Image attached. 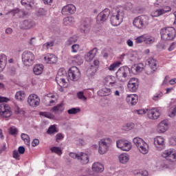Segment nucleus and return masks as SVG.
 Masks as SVG:
<instances>
[{
  "label": "nucleus",
  "mask_w": 176,
  "mask_h": 176,
  "mask_svg": "<svg viewBox=\"0 0 176 176\" xmlns=\"http://www.w3.org/2000/svg\"><path fill=\"white\" fill-rule=\"evenodd\" d=\"M124 19V8L122 6L117 7L110 11V23L113 27H118L123 23Z\"/></svg>",
  "instance_id": "obj_1"
},
{
  "label": "nucleus",
  "mask_w": 176,
  "mask_h": 176,
  "mask_svg": "<svg viewBox=\"0 0 176 176\" xmlns=\"http://www.w3.org/2000/svg\"><path fill=\"white\" fill-rule=\"evenodd\" d=\"M175 29L173 27L161 29L160 35L163 41H173L176 36Z\"/></svg>",
  "instance_id": "obj_2"
},
{
  "label": "nucleus",
  "mask_w": 176,
  "mask_h": 176,
  "mask_svg": "<svg viewBox=\"0 0 176 176\" xmlns=\"http://www.w3.org/2000/svg\"><path fill=\"white\" fill-rule=\"evenodd\" d=\"M133 24L136 28L144 30V28H146V26L149 24V16L146 15L137 16L133 20Z\"/></svg>",
  "instance_id": "obj_3"
},
{
  "label": "nucleus",
  "mask_w": 176,
  "mask_h": 176,
  "mask_svg": "<svg viewBox=\"0 0 176 176\" xmlns=\"http://www.w3.org/2000/svg\"><path fill=\"white\" fill-rule=\"evenodd\" d=\"M22 63L25 67H31L35 63V55L30 51H25L21 54Z\"/></svg>",
  "instance_id": "obj_4"
},
{
  "label": "nucleus",
  "mask_w": 176,
  "mask_h": 176,
  "mask_svg": "<svg viewBox=\"0 0 176 176\" xmlns=\"http://www.w3.org/2000/svg\"><path fill=\"white\" fill-rule=\"evenodd\" d=\"M129 74H130V68L127 66L121 67L116 72V78L119 82H127L129 80Z\"/></svg>",
  "instance_id": "obj_5"
},
{
  "label": "nucleus",
  "mask_w": 176,
  "mask_h": 176,
  "mask_svg": "<svg viewBox=\"0 0 176 176\" xmlns=\"http://www.w3.org/2000/svg\"><path fill=\"white\" fill-rule=\"evenodd\" d=\"M133 142L143 155H146L149 152V146L141 138L137 137L133 138Z\"/></svg>",
  "instance_id": "obj_6"
},
{
  "label": "nucleus",
  "mask_w": 176,
  "mask_h": 176,
  "mask_svg": "<svg viewBox=\"0 0 176 176\" xmlns=\"http://www.w3.org/2000/svg\"><path fill=\"white\" fill-rule=\"evenodd\" d=\"M112 140L110 138H104L98 142V153L100 155H105L111 146Z\"/></svg>",
  "instance_id": "obj_7"
},
{
  "label": "nucleus",
  "mask_w": 176,
  "mask_h": 176,
  "mask_svg": "<svg viewBox=\"0 0 176 176\" xmlns=\"http://www.w3.org/2000/svg\"><path fill=\"white\" fill-rule=\"evenodd\" d=\"M66 78L67 73L64 71V69H60L56 75V80L60 87H67V85H67Z\"/></svg>",
  "instance_id": "obj_8"
},
{
  "label": "nucleus",
  "mask_w": 176,
  "mask_h": 176,
  "mask_svg": "<svg viewBox=\"0 0 176 176\" xmlns=\"http://www.w3.org/2000/svg\"><path fill=\"white\" fill-rule=\"evenodd\" d=\"M111 14V10L105 8L100 12L96 16L97 24H104L107 20H108L109 15Z\"/></svg>",
  "instance_id": "obj_9"
},
{
  "label": "nucleus",
  "mask_w": 176,
  "mask_h": 176,
  "mask_svg": "<svg viewBox=\"0 0 176 176\" xmlns=\"http://www.w3.org/2000/svg\"><path fill=\"white\" fill-rule=\"evenodd\" d=\"M68 75L70 80L76 82V80H79V78H80V71L78 67L73 66L69 69Z\"/></svg>",
  "instance_id": "obj_10"
},
{
  "label": "nucleus",
  "mask_w": 176,
  "mask_h": 176,
  "mask_svg": "<svg viewBox=\"0 0 176 176\" xmlns=\"http://www.w3.org/2000/svg\"><path fill=\"white\" fill-rule=\"evenodd\" d=\"M162 157L170 163H175L176 162V152L171 149L164 151L162 153Z\"/></svg>",
  "instance_id": "obj_11"
},
{
  "label": "nucleus",
  "mask_w": 176,
  "mask_h": 176,
  "mask_svg": "<svg viewBox=\"0 0 176 176\" xmlns=\"http://www.w3.org/2000/svg\"><path fill=\"white\" fill-rule=\"evenodd\" d=\"M116 145L118 148L122 151H125L126 152H129L132 147L131 142L124 140H117Z\"/></svg>",
  "instance_id": "obj_12"
},
{
  "label": "nucleus",
  "mask_w": 176,
  "mask_h": 176,
  "mask_svg": "<svg viewBox=\"0 0 176 176\" xmlns=\"http://www.w3.org/2000/svg\"><path fill=\"white\" fill-rule=\"evenodd\" d=\"M61 12L65 16H71L76 12V7L74 4H67L62 8Z\"/></svg>",
  "instance_id": "obj_13"
},
{
  "label": "nucleus",
  "mask_w": 176,
  "mask_h": 176,
  "mask_svg": "<svg viewBox=\"0 0 176 176\" xmlns=\"http://www.w3.org/2000/svg\"><path fill=\"white\" fill-rule=\"evenodd\" d=\"M28 103L30 107L35 108L41 104V99L36 94L30 95L28 98Z\"/></svg>",
  "instance_id": "obj_14"
},
{
  "label": "nucleus",
  "mask_w": 176,
  "mask_h": 176,
  "mask_svg": "<svg viewBox=\"0 0 176 176\" xmlns=\"http://www.w3.org/2000/svg\"><path fill=\"white\" fill-rule=\"evenodd\" d=\"M0 115L3 118H10L12 115L10 107L6 104H1L0 105Z\"/></svg>",
  "instance_id": "obj_15"
},
{
  "label": "nucleus",
  "mask_w": 176,
  "mask_h": 176,
  "mask_svg": "<svg viewBox=\"0 0 176 176\" xmlns=\"http://www.w3.org/2000/svg\"><path fill=\"white\" fill-rule=\"evenodd\" d=\"M154 145L157 151H163L166 148V142L163 137L157 136L154 138Z\"/></svg>",
  "instance_id": "obj_16"
},
{
  "label": "nucleus",
  "mask_w": 176,
  "mask_h": 176,
  "mask_svg": "<svg viewBox=\"0 0 176 176\" xmlns=\"http://www.w3.org/2000/svg\"><path fill=\"white\" fill-rule=\"evenodd\" d=\"M148 119L156 120L160 116V110L157 108L146 109Z\"/></svg>",
  "instance_id": "obj_17"
},
{
  "label": "nucleus",
  "mask_w": 176,
  "mask_h": 176,
  "mask_svg": "<svg viewBox=\"0 0 176 176\" xmlns=\"http://www.w3.org/2000/svg\"><path fill=\"white\" fill-rule=\"evenodd\" d=\"M36 24L32 19H25L21 23V28L22 30H31L34 28Z\"/></svg>",
  "instance_id": "obj_18"
},
{
  "label": "nucleus",
  "mask_w": 176,
  "mask_h": 176,
  "mask_svg": "<svg viewBox=\"0 0 176 176\" xmlns=\"http://www.w3.org/2000/svg\"><path fill=\"white\" fill-rule=\"evenodd\" d=\"M104 83L106 86L109 87H115L116 86L118 81H116V78L113 76H107L104 79Z\"/></svg>",
  "instance_id": "obj_19"
},
{
  "label": "nucleus",
  "mask_w": 176,
  "mask_h": 176,
  "mask_svg": "<svg viewBox=\"0 0 176 176\" xmlns=\"http://www.w3.org/2000/svg\"><path fill=\"white\" fill-rule=\"evenodd\" d=\"M147 63L151 69V71H146V74H147V75H151V74H153V72H155V71H156L157 69V62L156 60H155L153 58H150L147 60Z\"/></svg>",
  "instance_id": "obj_20"
},
{
  "label": "nucleus",
  "mask_w": 176,
  "mask_h": 176,
  "mask_svg": "<svg viewBox=\"0 0 176 176\" xmlns=\"http://www.w3.org/2000/svg\"><path fill=\"white\" fill-rule=\"evenodd\" d=\"M128 89L130 91H136L138 89V79L135 78H131L128 82Z\"/></svg>",
  "instance_id": "obj_21"
},
{
  "label": "nucleus",
  "mask_w": 176,
  "mask_h": 176,
  "mask_svg": "<svg viewBox=\"0 0 176 176\" xmlns=\"http://www.w3.org/2000/svg\"><path fill=\"white\" fill-rule=\"evenodd\" d=\"M44 61L46 64H56L57 63V56L52 54H47L44 56Z\"/></svg>",
  "instance_id": "obj_22"
},
{
  "label": "nucleus",
  "mask_w": 176,
  "mask_h": 176,
  "mask_svg": "<svg viewBox=\"0 0 176 176\" xmlns=\"http://www.w3.org/2000/svg\"><path fill=\"white\" fill-rule=\"evenodd\" d=\"M171 10V8L170 6H167L164 8L163 9L157 10L151 13V16L153 17H159V16H162V14H164V13H167V12H170Z\"/></svg>",
  "instance_id": "obj_23"
},
{
  "label": "nucleus",
  "mask_w": 176,
  "mask_h": 176,
  "mask_svg": "<svg viewBox=\"0 0 176 176\" xmlns=\"http://www.w3.org/2000/svg\"><path fill=\"white\" fill-rule=\"evenodd\" d=\"M126 102L131 105H135L138 102V96L135 94L128 95L126 98Z\"/></svg>",
  "instance_id": "obj_24"
},
{
  "label": "nucleus",
  "mask_w": 176,
  "mask_h": 176,
  "mask_svg": "<svg viewBox=\"0 0 176 176\" xmlns=\"http://www.w3.org/2000/svg\"><path fill=\"white\" fill-rule=\"evenodd\" d=\"M64 104L60 103L52 107V111L55 115H61L64 112Z\"/></svg>",
  "instance_id": "obj_25"
},
{
  "label": "nucleus",
  "mask_w": 176,
  "mask_h": 176,
  "mask_svg": "<svg viewBox=\"0 0 176 176\" xmlns=\"http://www.w3.org/2000/svg\"><path fill=\"white\" fill-rule=\"evenodd\" d=\"M98 65H100V60H95L94 61V65H91V67L88 69V72L90 74L91 76H94V75H96Z\"/></svg>",
  "instance_id": "obj_26"
},
{
  "label": "nucleus",
  "mask_w": 176,
  "mask_h": 176,
  "mask_svg": "<svg viewBox=\"0 0 176 176\" xmlns=\"http://www.w3.org/2000/svg\"><path fill=\"white\" fill-rule=\"evenodd\" d=\"M111 94H112L111 88L104 87L98 91V95L100 96V97H105L107 96H111Z\"/></svg>",
  "instance_id": "obj_27"
},
{
  "label": "nucleus",
  "mask_w": 176,
  "mask_h": 176,
  "mask_svg": "<svg viewBox=\"0 0 176 176\" xmlns=\"http://www.w3.org/2000/svg\"><path fill=\"white\" fill-rule=\"evenodd\" d=\"M168 128V124L166 121H162L157 126V131L159 133H166Z\"/></svg>",
  "instance_id": "obj_28"
},
{
  "label": "nucleus",
  "mask_w": 176,
  "mask_h": 176,
  "mask_svg": "<svg viewBox=\"0 0 176 176\" xmlns=\"http://www.w3.org/2000/svg\"><path fill=\"white\" fill-rule=\"evenodd\" d=\"M92 170L95 173H102L104 171V165L100 162H95L92 164Z\"/></svg>",
  "instance_id": "obj_29"
},
{
  "label": "nucleus",
  "mask_w": 176,
  "mask_h": 176,
  "mask_svg": "<svg viewBox=\"0 0 176 176\" xmlns=\"http://www.w3.org/2000/svg\"><path fill=\"white\" fill-rule=\"evenodd\" d=\"M89 155L85 153H80L78 161L81 164H89Z\"/></svg>",
  "instance_id": "obj_30"
},
{
  "label": "nucleus",
  "mask_w": 176,
  "mask_h": 176,
  "mask_svg": "<svg viewBox=\"0 0 176 176\" xmlns=\"http://www.w3.org/2000/svg\"><path fill=\"white\" fill-rule=\"evenodd\" d=\"M6 61H8V58L4 54H0V72H2L6 67Z\"/></svg>",
  "instance_id": "obj_31"
},
{
  "label": "nucleus",
  "mask_w": 176,
  "mask_h": 176,
  "mask_svg": "<svg viewBox=\"0 0 176 176\" xmlns=\"http://www.w3.org/2000/svg\"><path fill=\"white\" fill-rule=\"evenodd\" d=\"M98 50L97 48H94L92 50L89 51L87 55L85 56L86 61H91L93 58H94V56L97 54Z\"/></svg>",
  "instance_id": "obj_32"
},
{
  "label": "nucleus",
  "mask_w": 176,
  "mask_h": 176,
  "mask_svg": "<svg viewBox=\"0 0 176 176\" xmlns=\"http://www.w3.org/2000/svg\"><path fill=\"white\" fill-rule=\"evenodd\" d=\"M63 25H65L66 27H69V25H72V24L75 23V19L72 16H67L63 19Z\"/></svg>",
  "instance_id": "obj_33"
},
{
  "label": "nucleus",
  "mask_w": 176,
  "mask_h": 176,
  "mask_svg": "<svg viewBox=\"0 0 176 176\" xmlns=\"http://www.w3.org/2000/svg\"><path fill=\"white\" fill-rule=\"evenodd\" d=\"M118 160L122 164H126V163L130 160V157L126 153H122L118 156Z\"/></svg>",
  "instance_id": "obj_34"
},
{
  "label": "nucleus",
  "mask_w": 176,
  "mask_h": 176,
  "mask_svg": "<svg viewBox=\"0 0 176 176\" xmlns=\"http://www.w3.org/2000/svg\"><path fill=\"white\" fill-rule=\"evenodd\" d=\"M35 75H41L43 72V65H36L33 69Z\"/></svg>",
  "instance_id": "obj_35"
},
{
  "label": "nucleus",
  "mask_w": 176,
  "mask_h": 176,
  "mask_svg": "<svg viewBox=\"0 0 176 176\" xmlns=\"http://www.w3.org/2000/svg\"><path fill=\"white\" fill-rule=\"evenodd\" d=\"M47 133L50 135H54L56 133H58V130H57V126L56 124L51 125L49 128L48 130L47 131Z\"/></svg>",
  "instance_id": "obj_36"
},
{
  "label": "nucleus",
  "mask_w": 176,
  "mask_h": 176,
  "mask_svg": "<svg viewBox=\"0 0 176 176\" xmlns=\"http://www.w3.org/2000/svg\"><path fill=\"white\" fill-rule=\"evenodd\" d=\"M15 98L17 101H21L23 98H25V93L24 91H17L15 94Z\"/></svg>",
  "instance_id": "obj_37"
},
{
  "label": "nucleus",
  "mask_w": 176,
  "mask_h": 176,
  "mask_svg": "<svg viewBox=\"0 0 176 176\" xmlns=\"http://www.w3.org/2000/svg\"><path fill=\"white\" fill-rule=\"evenodd\" d=\"M135 124L133 122L127 123L122 126V130L124 131H130V130H133L134 129Z\"/></svg>",
  "instance_id": "obj_38"
},
{
  "label": "nucleus",
  "mask_w": 176,
  "mask_h": 176,
  "mask_svg": "<svg viewBox=\"0 0 176 176\" xmlns=\"http://www.w3.org/2000/svg\"><path fill=\"white\" fill-rule=\"evenodd\" d=\"M144 42H145V43H146V45H152V43H155V38H153L148 34H145Z\"/></svg>",
  "instance_id": "obj_39"
},
{
  "label": "nucleus",
  "mask_w": 176,
  "mask_h": 176,
  "mask_svg": "<svg viewBox=\"0 0 176 176\" xmlns=\"http://www.w3.org/2000/svg\"><path fill=\"white\" fill-rule=\"evenodd\" d=\"M50 151L52 153H56V155H58V156H61V155H63V151L60 147L54 146L50 148Z\"/></svg>",
  "instance_id": "obj_40"
},
{
  "label": "nucleus",
  "mask_w": 176,
  "mask_h": 176,
  "mask_svg": "<svg viewBox=\"0 0 176 176\" xmlns=\"http://www.w3.org/2000/svg\"><path fill=\"white\" fill-rule=\"evenodd\" d=\"M21 138L23 140V141H24L25 144H26L28 146H30V136H28V135L25 133H22L21 135Z\"/></svg>",
  "instance_id": "obj_41"
},
{
  "label": "nucleus",
  "mask_w": 176,
  "mask_h": 176,
  "mask_svg": "<svg viewBox=\"0 0 176 176\" xmlns=\"http://www.w3.org/2000/svg\"><path fill=\"white\" fill-rule=\"evenodd\" d=\"M120 64H122V63H120V62H116V63L111 64L108 67L109 71H115L116 69V68H119V67L120 66Z\"/></svg>",
  "instance_id": "obj_42"
},
{
  "label": "nucleus",
  "mask_w": 176,
  "mask_h": 176,
  "mask_svg": "<svg viewBox=\"0 0 176 176\" xmlns=\"http://www.w3.org/2000/svg\"><path fill=\"white\" fill-rule=\"evenodd\" d=\"M168 116L170 118H175L176 116V105L174 106V107H170L168 112Z\"/></svg>",
  "instance_id": "obj_43"
},
{
  "label": "nucleus",
  "mask_w": 176,
  "mask_h": 176,
  "mask_svg": "<svg viewBox=\"0 0 176 176\" xmlns=\"http://www.w3.org/2000/svg\"><path fill=\"white\" fill-rule=\"evenodd\" d=\"M144 68H145L144 63H139L135 65V70L136 72H142V71H144Z\"/></svg>",
  "instance_id": "obj_44"
},
{
  "label": "nucleus",
  "mask_w": 176,
  "mask_h": 176,
  "mask_svg": "<svg viewBox=\"0 0 176 176\" xmlns=\"http://www.w3.org/2000/svg\"><path fill=\"white\" fill-rule=\"evenodd\" d=\"M78 112H80V109L79 108H72L67 111L69 115H76Z\"/></svg>",
  "instance_id": "obj_45"
},
{
  "label": "nucleus",
  "mask_w": 176,
  "mask_h": 176,
  "mask_svg": "<svg viewBox=\"0 0 176 176\" xmlns=\"http://www.w3.org/2000/svg\"><path fill=\"white\" fill-rule=\"evenodd\" d=\"M77 97L81 101H87V97L85 96V93L83 91H79L77 93Z\"/></svg>",
  "instance_id": "obj_46"
},
{
  "label": "nucleus",
  "mask_w": 176,
  "mask_h": 176,
  "mask_svg": "<svg viewBox=\"0 0 176 176\" xmlns=\"http://www.w3.org/2000/svg\"><path fill=\"white\" fill-rule=\"evenodd\" d=\"M41 116H43L44 118H47V119H53L54 118V115H52V113L49 112H41L40 113Z\"/></svg>",
  "instance_id": "obj_47"
},
{
  "label": "nucleus",
  "mask_w": 176,
  "mask_h": 176,
  "mask_svg": "<svg viewBox=\"0 0 176 176\" xmlns=\"http://www.w3.org/2000/svg\"><path fill=\"white\" fill-rule=\"evenodd\" d=\"M21 5L25 6L26 9H31L32 8V6L31 5V3H30V1L28 0H21Z\"/></svg>",
  "instance_id": "obj_48"
},
{
  "label": "nucleus",
  "mask_w": 176,
  "mask_h": 176,
  "mask_svg": "<svg viewBox=\"0 0 176 176\" xmlns=\"http://www.w3.org/2000/svg\"><path fill=\"white\" fill-rule=\"evenodd\" d=\"M54 42L53 41H49L47 43H45L43 45V49H45L46 50L50 49V47H52L54 46Z\"/></svg>",
  "instance_id": "obj_49"
},
{
  "label": "nucleus",
  "mask_w": 176,
  "mask_h": 176,
  "mask_svg": "<svg viewBox=\"0 0 176 176\" xmlns=\"http://www.w3.org/2000/svg\"><path fill=\"white\" fill-rule=\"evenodd\" d=\"M143 42H145V34L135 38V43H142Z\"/></svg>",
  "instance_id": "obj_50"
},
{
  "label": "nucleus",
  "mask_w": 176,
  "mask_h": 176,
  "mask_svg": "<svg viewBox=\"0 0 176 176\" xmlns=\"http://www.w3.org/2000/svg\"><path fill=\"white\" fill-rule=\"evenodd\" d=\"M89 27L90 26H89L87 25L81 23V25H80V30L81 32H87Z\"/></svg>",
  "instance_id": "obj_51"
},
{
  "label": "nucleus",
  "mask_w": 176,
  "mask_h": 176,
  "mask_svg": "<svg viewBox=\"0 0 176 176\" xmlns=\"http://www.w3.org/2000/svg\"><path fill=\"white\" fill-rule=\"evenodd\" d=\"M14 112L16 115H24L25 112L23 109H20L19 106H16L14 109Z\"/></svg>",
  "instance_id": "obj_52"
},
{
  "label": "nucleus",
  "mask_w": 176,
  "mask_h": 176,
  "mask_svg": "<svg viewBox=\"0 0 176 176\" xmlns=\"http://www.w3.org/2000/svg\"><path fill=\"white\" fill-rule=\"evenodd\" d=\"M79 50V45L78 44H74L72 46V53H78V51Z\"/></svg>",
  "instance_id": "obj_53"
},
{
  "label": "nucleus",
  "mask_w": 176,
  "mask_h": 176,
  "mask_svg": "<svg viewBox=\"0 0 176 176\" xmlns=\"http://www.w3.org/2000/svg\"><path fill=\"white\" fill-rule=\"evenodd\" d=\"M73 58L74 59V61H76V63H83V60L82 59V56H80V55H76L74 56H73Z\"/></svg>",
  "instance_id": "obj_54"
},
{
  "label": "nucleus",
  "mask_w": 176,
  "mask_h": 176,
  "mask_svg": "<svg viewBox=\"0 0 176 176\" xmlns=\"http://www.w3.org/2000/svg\"><path fill=\"white\" fill-rule=\"evenodd\" d=\"M19 151L17 150H14L13 151V157L14 159H16V160H20V155L19 154Z\"/></svg>",
  "instance_id": "obj_55"
},
{
  "label": "nucleus",
  "mask_w": 176,
  "mask_h": 176,
  "mask_svg": "<svg viewBox=\"0 0 176 176\" xmlns=\"http://www.w3.org/2000/svg\"><path fill=\"white\" fill-rule=\"evenodd\" d=\"M10 134H11V135H16V134H17V129L16 127L12 126L10 129Z\"/></svg>",
  "instance_id": "obj_56"
},
{
  "label": "nucleus",
  "mask_w": 176,
  "mask_h": 176,
  "mask_svg": "<svg viewBox=\"0 0 176 176\" xmlns=\"http://www.w3.org/2000/svg\"><path fill=\"white\" fill-rule=\"evenodd\" d=\"M163 96V94L162 92H160L159 94H156L153 96V100L154 101H157L162 96Z\"/></svg>",
  "instance_id": "obj_57"
},
{
  "label": "nucleus",
  "mask_w": 176,
  "mask_h": 176,
  "mask_svg": "<svg viewBox=\"0 0 176 176\" xmlns=\"http://www.w3.org/2000/svg\"><path fill=\"white\" fill-rule=\"evenodd\" d=\"M80 155V153H79V154L75 153H69L70 157H72L73 159H77L78 160H79Z\"/></svg>",
  "instance_id": "obj_58"
},
{
  "label": "nucleus",
  "mask_w": 176,
  "mask_h": 176,
  "mask_svg": "<svg viewBox=\"0 0 176 176\" xmlns=\"http://www.w3.org/2000/svg\"><path fill=\"white\" fill-rule=\"evenodd\" d=\"M81 24H84L85 25H88L90 27V19L89 18L84 19Z\"/></svg>",
  "instance_id": "obj_59"
},
{
  "label": "nucleus",
  "mask_w": 176,
  "mask_h": 176,
  "mask_svg": "<svg viewBox=\"0 0 176 176\" xmlns=\"http://www.w3.org/2000/svg\"><path fill=\"white\" fill-rule=\"evenodd\" d=\"M64 138V136L61 133H58L56 135V142H58L59 141H61Z\"/></svg>",
  "instance_id": "obj_60"
},
{
  "label": "nucleus",
  "mask_w": 176,
  "mask_h": 176,
  "mask_svg": "<svg viewBox=\"0 0 176 176\" xmlns=\"http://www.w3.org/2000/svg\"><path fill=\"white\" fill-rule=\"evenodd\" d=\"M18 152H19V153H20V155H24V153L25 152V148H24V146H21L18 148Z\"/></svg>",
  "instance_id": "obj_61"
},
{
  "label": "nucleus",
  "mask_w": 176,
  "mask_h": 176,
  "mask_svg": "<svg viewBox=\"0 0 176 176\" xmlns=\"http://www.w3.org/2000/svg\"><path fill=\"white\" fill-rule=\"evenodd\" d=\"M136 112L138 115H145V113L147 112L146 109H140V110H136Z\"/></svg>",
  "instance_id": "obj_62"
},
{
  "label": "nucleus",
  "mask_w": 176,
  "mask_h": 176,
  "mask_svg": "<svg viewBox=\"0 0 176 176\" xmlns=\"http://www.w3.org/2000/svg\"><path fill=\"white\" fill-rule=\"evenodd\" d=\"M32 146H38L39 145V140L34 139L32 142Z\"/></svg>",
  "instance_id": "obj_63"
},
{
  "label": "nucleus",
  "mask_w": 176,
  "mask_h": 176,
  "mask_svg": "<svg viewBox=\"0 0 176 176\" xmlns=\"http://www.w3.org/2000/svg\"><path fill=\"white\" fill-rule=\"evenodd\" d=\"M170 144L173 146L176 145V138H172L170 139Z\"/></svg>",
  "instance_id": "obj_64"
}]
</instances>
